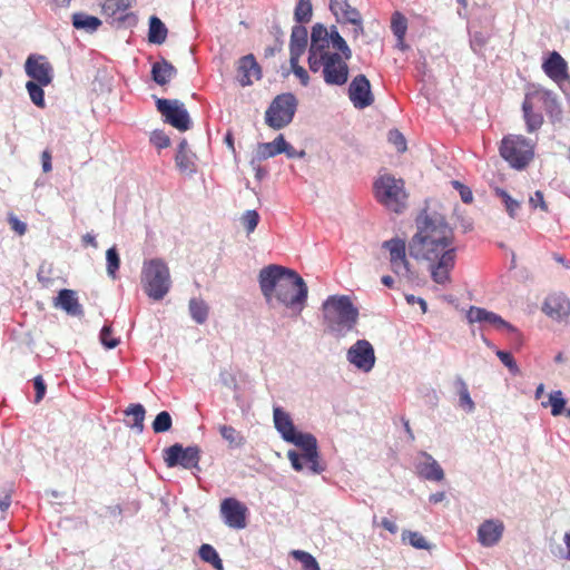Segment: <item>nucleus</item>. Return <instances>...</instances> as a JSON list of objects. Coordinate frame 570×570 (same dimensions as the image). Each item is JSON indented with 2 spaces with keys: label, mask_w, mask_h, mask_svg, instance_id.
Instances as JSON below:
<instances>
[{
  "label": "nucleus",
  "mask_w": 570,
  "mask_h": 570,
  "mask_svg": "<svg viewBox=\"0 0 570 570\" xmlns=\"http://www.w3.org/2000/svg\"><path fill=\"white\" fill-rule=\"evenodd\" d=\"M258 282L269 306H283L293 315H301L306 306L308 288L295 271L279 265H269L261 269Z\"/></svg>",
  "instance_id": "f257e3e1"
},
{
  "label": "nucleus",
  "mask_w": 570,
  "mask_h": 570,
  "mask_svg": "<svg viewBox=\"0 0 570 570\" xmlns=\"http://www.w3.org/2000/svg\"><path fill=\"white\" fill-rule=\"evenodd\" d=\"M454 262V252H390L392 271L409 281L415 279L424 267L435 283L445 284Z\"/></svg>",
  "instance_id": "f03ea898"
},
{
  "label": "nucleus",
  "mask_w": 570,
  "mask_h": 570,
  "mask_svg": "<svg viewBox=\"0 0 570 570\" xmlns=\"http://www.w3.org/2000/svg\"><path fill=\"white\" fill-rule=\"evenodd\" d=\"M274 426L284 441L292 443L303 450L298 454L294 450L287 452V458L295 471H302L306 466L312 473L318 474L324 471L320 463L317 440L311 433L298 432L291 415L279 406L273 409Z\"/></svg>",
  "instance_id": "7ed1b4c3"
},
{
  "label": "nucleus",
  "mask_w": 570,
  "mask_h": 570,
  "mask_svg": "<svg viewBox=\"0 0 570 570\" xmlns=\"http://www.w3.org/2000/svg\"><path fill=\"white\" fill-rule=\"evenodd\" d=\"M323 322L327 332L336 337H345L355 330L358 309L347 295H332L322 306Z\"/></svg>",
  "instance_id": "20e7f679"
},
{
  "label": "nucleus",
  "mask_w": 570,
  "mask_h": 570,
  "mask_svg": "<svg viewBox=\"0 0 570 570\" xmlns=\"http://www.w3.org/2000/svg\"><path fill=\"white\" fill-rule=\"evenodd\" d=\"M313 38V46L308 49V68L312 72L323 71L324 81L331 86H342L348 79L347 60L338 52L323 51L324 45L316 43Z\"/></svg>",
  "instance_id": "39448f33"
},
{
  "label": "nucleus",
  "mask_w": 570,
  "mask_h": 570,
  "mask_svg": "<svg viewBox=\"0 0 570 570\" xmlns=\"http://www.w3.org/2000/svg\"><path fill=\"white\" fill-rule=\"evenodd\" d=\"M417 232L412 237L410 249L415 246L442 247L443 249L452 245L453 230L439 214L425 215L416 220Z\"/></svg>",
  "instance_id": "423d86ee"
},
{
  "label": "nucleus",
  "mask_w": 570,
  "mask_h": 570,
  "mask_svg": "<svg viewBox=\"0 0 570 570\" xmlns=\"http://www.w3.org/2000/svg\"><path fill=\"white\" fill-rule=\"evenodd\" d=\"M500 155L510 167L522 170L534 157V144L521 135H509L501 141Z\"/></svg>",
  "instance_id": "0eeeda50"
},
{
  "label": "nucleus",
  "mask_w": 570,
  "mask_h": 570,
  "mask_svg": "<svg viewBox=\"0 0 570 570\" xmlns=\"http://www.w3.org/2000/svg\"><path fill=\"white\" fill-rule=\"evenodd\" d=\"M141 283L146 294L154 301L163 299L170 288L167 265L160 259H151L142 268Z\"/></svg>",
  "instance_id": "6e6552de"
},
{
  "label": "nucleus",
  "mask_w": 570,
  "mask_h": 570,
  "mask_svg": "<svg viewBox=\"0 0 570 570\" xmlns=\"http://www.w3.org/2000/svg\"><path fill=\"white\" fill-rule=\"evenodd\" d=\"M297 99L291 94L276 96L265 111V122L268 127L279 130L288 126L295 116Z\"/></svg>",
  "instance_id": "1a4fd4ad"
},
{
  "label": "nucleus",
  "mask_w": 570,
  "mask_h": 570,
  "mask_svg": "<svg viewBox=\"0 0 570 570\" xmlns=\"http://www.w3.org/2000/svg\"><path fill=\"white\" fill-rule=\"evenodd\" d=\"M374 190L377 200L386 208L400 213L404 208L406 194L404 183L391 175L381 176L374 183Z\"/></svg>",
  "instance_id": "9d476101"
},
{
  "label": "nucleus",
  "mask_w": 570,
  "mask_h": 570,
  "mask_svg": "<svg viewBox=\"0 0 570 570\" xmlns=\"http://www.w3.org/2000/svg\"><path fill=\"white\" fill-rule=\"evenodd\" d=\"M315 36L317 38L316 43L320 46L324 45L323 51H330V46L332 45L333 49L343 55L344 59L350 60L352 58V50L335 26L327 29L322 23H315L312 28L309 46H313V37L315 38Z\"/></svg>",
  "instance_id": "9b49d317"
},
{
  "label": "nucleus",
  "mask_w": 570,
  "mask_h": 570,
  "mask_svg": "<svg viewBox=\"0 0 570 570\" xmlns=\"http://www.w3.org/2000/svg\"><path fill=\"white\" fill-rule=\"evenodd\" d=\"M157 110L165 117V120L179 131L190 128V117L184 104L178 99L158 98Z\"/></svg>",
  "instance_id": "f8f14e48"
},
{
  "label": "nucleus",
  "mask_w": 570,
  "mask_h": 570,
  "mask_svg": "<svg viewBox=\"0 0 570 570\" xmlns=\"http://www.w3.org/2000/svg\"><path fill=\"white\" fill-rule=\"evenodd\" d=\"M200 460V449L198 446L183 448L176 443L164 450V461L168 468L180 465L184 469H194L198 466Z\"/></svg>",
  "instance_id": "ddd939ff"
},
{
  "label": "nucleus",
  "mask_w": 570,
  "mask_h": 570,
  "mask_svg": "<svg viewBox=\"0 0 570 570\" xmlns=\"http://www.w3.org/2000/svg\"><path fill=\"white\" fill-rule=\"evenodd\" d=\"M220 515L225 524L232 529L242 530L247 525V507L235 498H226L220 502Z\"/></svg>",
  "instance_id": "4468645a"
},
{
  "label": "nucleus",
  "mask_w": 570,
  "mask_h": 570,
  "mask_svg": "<svg viewBox=\"0 0 570 570\" xmlns=\"http://www.w3.org/2000/svg\"><path fill=\"white\" fill-rule=\"evenodd\" d=\"M26 73L42 86H48L53 79V68L45 56L31 55L24 63Z\"/></svg>",
  "instance_id": "2eb2a0df"
},
{
  "label": "nucleus",
  "mask_w": 570,
  "mask_h": 570,
  "mask_svg": "<svg viewBox=\"0 0 570 570\" xmlns=\"http://www.w3.org/2000/svg\"><path fill=\"white\" fill-rule=\"evenodd\" d=\"M348 98L357 109H364L374 101L371 83L364 75H357L348 86Z\"/></svg>",
  "instance_id": "dca6fc26"
},
{
  "label": "nucleus",
  "mask_w": 570,
  "mask_h": 570,
  "mask_svg": "<svg viewBox=\"0 0 570 570\" xmlns=\"http://www.w3.org/2000/svg\"><path fill=\"white\" fill-rule=\"evenodd\" d=\"M347 360L357 368L368 372L373 368L375 363L374 348L370 342L358 340L347 351Z\"/></svg>",
  "instance_id": "f3484780"
},
{
  "label": "nucleus",
  "mask_w": 570,
  "mask_h": 570,
  "mask_svg": "<svg viewBox=\"0 0 570 570\" xmlns=\"http://www.w3.org/2000/svg\"><path fill=\"white\" fill-rule=\"evenodd\" d=\"M542 70L559 87L570 80L567 61L557 51H552L543 61Z\"/></svg>",
  "instance_id": "a211bd4d"
},
{
  "label": "nucleus",
  "mask_w": 570,
  "mask_h": 570,
  "mask_svg": "<svg viewBox=\"0 0 570 570\" xmlns=\"http://www.w3.org/2000/svg\"><path fill=\"white\" fill-rule=\"evenodd\" d=\"M542 311L552 320L562 321L570 313V302L562 294H552L546 298Z\"/></svg>",
  "instance_id": "6ab92c4d"
},
{
  "label": "nucleus",
  "mask_w": 570,
  "mask_h": 570,
  "mask_svg": "<svg viewBox=\"0 0 570 570\" xmlns=\"http://www.w3.org/2000/svg\"><path fill=\"white\" fill-rule=\"evenodd\" d=\"M238 81L243 87L250 86L253 79H261L262 70L253 55H246L238 60Z\"/></svg>",
  "instance_id": "aec40b11"
},
{
  "label": "nucleus",
  "mask_w": 570,
  "mask_h": 570,
  "mask_svg": "<svg viewBox=\"0 0 570 570\" xmlns=\"http://www.w3.org/2000/svg\"><path fill=\"white\" fill-rule=\"evenodd\" d=\"M503 530L502 521L485 520L478 529L479 542L484 547H492L500 541Z\"/></svg>",
  "instance_id": "412c9836"
},
{
  "label": "nucleus",
  "mask_w": 570,
  "mask_h": 570,
  "mask_svg": "<svg viewBox=\"0 0 570 570\" xmlns=\"http://www.w3.org/2000/svg\"><path fill=\"white\" fill-rule=\"evenodd\" d=\"M468 318L471 323H488L497 328H507L514 331V327L505 322L500 315L481 307L472 306L468 312Z\"/></svg>",
  "instance_id": "4be33fe9"
},
{
  "label": "nucleus",
  "mask_w": 570,
  "mask_h": 570,
  "mask_svg": "<svg viewBox=\"0 0 570 570\" xmlns=\"http://www.w3.org/2000/svg\"><path fill=\"white\" fill-rule=\"evenodd\" d=\"M284 150H286V140L283 135H278L271 142H261L257 145L253 156V164L283 154Z\"/></svg>",
  "instance_id": "5701e85b"
},
{
  "label": "nucleus",
  "mask_w": 570,
  "mask_h": 570,
  "mask_svg": "<svg viewBox=\"0 0 570 570\" xmlns=\"http://www.w3.org/2000/svg\"><path fill=\"white\" fill-rule=\"evenodd\" d=\"M525 98L531 102L537 101L541 104L546 111L550 115H553L559 109L557 95L553 91L542 87H533L532 90H529L525 94Z\"/></svg>",
  "instance_id": "b1692460"
},
{
  "label": "nucleus",
  "mask_w": 570,
  "mask_h": 570,
  "mask_svg": "<svg viewBox=\"0 0 570 570\" xmlns=\"http://www.w3.org/2000/svg\"><path fill=\"white\" fill-rule=\"evenodd\" d=\"M330 10L338 23L358 22L360 11L352 7L347 0H331Z\"/></svg>",
  "instance_id": "393cba45"
},
{
  "label": "nucleus",
  "mask_w": 570,
  "mask_h": 570,
  "mask_svg": "<svg viewBox=\"0 0 570 570\" xmlns=\"http://www.w3.org/2000/svg\"><path fill=\"white\" fill-rule=\"evenodd\" d=\"M53 305L60 307L71 316H81L83 314L82 306L78 302L77 293L72 289H61L55 298Z\"/></svg>",
  "instance_id": "a878e982"
},
{
  "label": "nucleus",
  "mask_w": 570,
  "mask_h": 570,
  "mask_svg": "<svg viewBox=\"0 0 570 570\" xmlns=\"http://www.w3.org/2000/svg\"><path fill=\"white\" fill-rule=\"evenodd\" d=\"M421 456L424 461L416 465L417 474L425 480L442 481L444 479V472L440 464L426 452H422Z\"/></svg>",
  "instance_id": "bb28decb"
},
{
  "label": "nucleus",
  "mask_w": 570,
  "mask_h": 570,
  "mask_svg": "<svg viewBox=\"0 0 570 570\" xmlns=\"http://www.w3.org/2000/svg\"><path fill=\"white\" fill-rule=\"evenodd\" d=\"M307 47V29L302 24H296L292 29L289 41V62H295L305 52Z\"/></svg>",
  "instance_id": "cd10ccee"
},
{
  "label": "nucleus",
  "mask_w": 570,
  "mask_h": 570,
  "mask_svg": "<svg viewBox=\"0 0 570 570\" xmlns=\"http://www.w3.org/2000/svg\"><path fill=\"white\" fill-rule=\"evenodd\" d=\"M177 75V69L166 59L155 62L151 67L153 80L159 85H167Z\"/></svg>",
  "instance_id": "c85d7f7f"
},
{
  "label": "nucleus",
  "mask_w": 570,
  "mask_h": 570,
  "mask_svg": "<svg viewBox=\"0 0 570 570\" xmlns=\"http://www.w3.org/2000/svg\"><path fill=\"white\" fill-rule=\"evenodd\" d=\"M135 0H106L102 10L117 21H124L127 17V10L132 6Z\"/></svg>",
  "instance_id": "c756f323"
},
{
  "label": "nucleus",
  "mask_w": 570,
  "mask_h": 570,
  "mask_svg": "<svg viewBox=\"0 0 570 570\" xmlns=\"http://www.w3.org/2000/svg\"><path fill=\"white\" fill-rule=\"evenodd\" d=\"M101 20L95 16L85 12H75L72 14V26L78 30H83L87 33L96 32L101 26Z\"/></svg>",
  "instance_id": "7c9ffc66"
},
{
  "label": "nucleus",
  "mask_w": 570,
  "mask_h": 570,
  "mask_svg": "<svg viewBox=\"0 0 570 570\" xmlns=\"http://www.w3.org/2000/svg\"><path fill=\"white\" fill-rule=\"evenodd\" d=\"M165 23L156 16L149 19L148 41L154 45H163L167 38Z\"/></svg>",
  "instance_id": "2f4dec72"
},
{
  "label": "nucleus",
  "mask_w": 570,
  "mask_h": 570,
  "mask_svg": "<svg viewBox=\"0 0 570 570\" xmlns=\"http://www.w3.org/2000/svg\"><path fill=\"white\" fill-rule=\"evenodd\" d=\"M196 158V154L193 150L177 151L175 163L179 171L191 176L197 171Z\"/></svg>",
  "instance_id": "473e14b6"
},
{
  "label": "nucleus",
  "mask_w": 570,
  "mask_h": 570,
  "mask_svg": "<svg viewBox=\"0 0 570 570\" xmlns=\"http://www.w3.org/2000/svg\"><path fill=\"white\" fill-rule=\"evenodd\" d=\"M522 110L528 131L533 132L539 129L543 122V117L539 112H533V102L529 101L525 97Z\"/></svg>",
  "instance_id": "72a5a7b5"
},
{
  "label": "nucleus",
  "mask_w": 570,
  "mask_h": 570,
  "mask_svg": "<svg viewBox=\"0 0 570 570\" xmlns=\"http://www.w3.org/2000/svg\"><path fill=\"white\" fill-rule=\"evenodd\" d=\"M145 413V409L141 404H131L126 410V416L128 417V426L136 429L138 432H142Z\"/></svg>",
  "instance_id": "f704fd0d"
},
{
  "label": "nucleus",
  "mask_w": 570,
  "mask_h": 570,
  "mask_svg": "<svg viewBox=\"0 0 570 570\" xmlns=\"http://www.w3.org/2000/svg\"><path fill=\"white\" fill-rule=\"evenodd\" d=\"M218 431L229 448H240L245 444V438L232 425H219Z\"/></svg>",
  "instance_id": "c9c22d12"
},
{
  "label": "nucleus",
  "mask_w": 570,
  "mask_h": 570,
  "mask_svg": "<svg viewBox=\"0 0 570 570\" xmlns=\"http://www.w3.org/2000/svg\"><path fill=\"white\" fill-rule=\"evenodd\" d=\"M198 554L204 562L212 564L216 570H223V561L213 546L202 544Z\"/></svg>",
  "instance_id": "e433bc0d"
},
{
  "label": "nucleus",
  "mask_w": 570,
  "mask_h": 570,
  "mask_svg": "<svg viewBox=\"0 0 570 570\" xmlns=\"http://www.w3.org/2000/svg\"><path fill=\"white\" fill-rule=\"evenodd\" d=\"M189 311L193 320L198 324H204L208 317V306L207 304L197 298H193L189 302Z\"/></svg>",
  "instance_id": "4c0bfd02"
},
{
  "label": "nucleus",
  "mask_w": 570,
  "mask_h": 570,
  "mask_svg": "<svg viewBox=\"0 0 570 570\" xmlns=\"http://www.w3.org/2000/svg\"><path fill=\"white\" fill-rule=\"evenodd\" d=\"M313 7L311 0H298L294 10V19L298 24L311 21Z\"/></svg>",
  "instance_id": "58836bf2"
},
{
  "label": "nucleus",
  "mask_w": 570,
  "mask_h": 570,
  "mask_svg": "<svg viewBox=\"0 0 570 570\" xmlns=\"http://www.w3.org/2000/svg\"><path fill=\"white\" fill-rule=\"evenodd\" d=\"M543 407L551 406V414L553 416L560 415L564 409L566 400L561 391H554L549 395L548 402L541 403Z\"/></svg>",
  "instance_id": "ea45409f"
},
{
  "label": "nucleus",
  "mask_w": 570,
  "mask_h": 570,
  "mask_svg": "<svg viewBox=\"0 0 570 570\" xmlns=\"http://www.w3.org/2000/svg\"><path fill=\"white\" fill-rule=\"evenodd\" d=\"M495 195L501 198L504 203L505 209L509 213L510 217H518V213L521 208L520 202L513 199L504 189L495 188Z\"/></svg>",
  "instance_id": "a19ab883"
},
{
  "label": "nucleus",
  "mask_w": 570,
  "mask_h": 570,
  "mask_svg": "<svg viewBox=\"0 0 570 570\" xmlns=\"http://www.w3.org/2000/svg\"><path fill=\"white\" fill-rule=\"evenodd\" d=\"M291 556L302 563L303 570H321L316 559L303 550H293Z\"/></svg>",
  "instance_id": "79ce46f5"
},
{
  "label": "nucleus",
  "mask_w": 570,
  "mask_h": 570,
  "mask_svg": "<svg viewBox=\"0 0 570 570\" xmlns=\"http://www.w3.org/2000/svg\"><path fill=\"white\" fill-rule=\"evenodd\" d=\"M391 29L396 38H405L407 30V20L399 11L394 12L391 20Z\"/></svg>",
  "instance_id": "37998d69"
},
{
  "label": "nucleus",
  "mask_w": 570,
  "mask_h": 570,
  "mask_svg": "<svg viewBox=\"0 0 570 570\" xmlns=\"http://www.w3.org/2000/svg\"><path fill=\"white\" fill-rule=\"evenodd\" d=\"M455 385L458 387L460 405L463 407H466L468 411H473L474 402L472 401V399L470 396L466 383L461 377H458L455 380Z\"/></svg>",
  "instance_id": "c03bdc74"
},
{
  "label": "nucleus",
  "mask_w": 570,
  "mask_h": 570,
  "mask_svg": "<svg viewBox=\"0 0 570 570\" xmlns=\"http://www.w3.org/2000/svg\"><path fill=\"white\" fill-rule=\"evenodd\" d=\"M42 87V85L35 81H28L26 85L31 101L38 107L45 106V92Z\"/></svg>",
  "instance_id": "a18cd8bd"
},
{
  "label": "nucleus",
  "mask_w": 570,
  "mask_h": 570,
  "mask_svg": "<svg viewBox=\"0 0 570 570\" xmlns=\"http://www.w3.org/2000/svg\"><path fill=\"white\" fill-rule=\"evenodd\" d=\"M173 424L171 416L167 411L157 414L153 422V430L155 433H164L170 430Z\"/></svg>",
  "instance_id": "49530a36"
},
{
  "label": "nucleus",
  "mask_w": 570,
  "mask_h": 570,
  "mask_svg": "<svg viewBox=\"0 0 570 570\" xmlns=\"http://www.w3.org/2000/svg\"><path fill=\"white\" fill-rule=\"evenodd\" d=\"M100 342L107 348H115L119 344V340L112 336L110 325H105L100 331Z\"/></svg>",
  "instance_id": "de8ad7c7"
},
{
  "label": "nucleus",
  "mask_w": 570,
  "mask_h": 570,
  "mask_svg": "<svg viewBox=\"0 0 570 570\" xmlns=\"http://www.w3.org/2000/svg\"><path fill=\"white\" fill-rule=\"evenodd\" d=\"M497 356L510 370L511 373L518 374L520 372L519 366L511 353L505 351H498Z\"/></svg>",
  "instance_id": "09e8293b"
},
{
  "label": "nucleus",
  "mask_w": 570,
  "mask_h": 570,
  "mask_svg": "<svg viewBox=\"0 0 570 570\" xmlns=\"http://www.w3.org/2000/svg\"><path fill=\"white\" fill-rule=\"evenodd\" d=\"M107 253V272L112 278H116V272L119 268L120 258L118 252H106Z\"/></svg>",
  "instance_id": "8fccbe9b"
},
{
  "label": "nucleus",
  "mask_w": 570,
  "mask_h": 570,
  "mask_svg": "<svg viewBox=\"0 0 570 570\" xmlns=\"http://www.w3.org/2000/svg\"><path fill=\"white\" fill-rule=\"evenodd\" d=\"M258 220L259 215L256 210H247L242 217L243 225L249 233L256 228Z\"/></svg>",
  "instance_id": "3c124183"
},
{
  "label": "nucleus",
  "mask_w": 570,
  "mask_h": 570,
  "mask_svg": "<svg viewBox=\"0 0 570 570\" xmlns=\"http://www.w3.org/2000/svg\"><path fill=\"white\" fill-rule=\"evenodd\" d=\"M150 141L157 148H167L170 145L169 137L163 130H154L150 136Z\"/></svg>",
  "instance_id": "603ef678"
},
{
  "label": "nucleus",
  "mask_w": 570,
  "mask_h": 570,
  "mask_svg": "<svg viewBox=\"0 0 570 570\" xmlns=\"http://www.w3.org/2000/svg\"><path fill=\"white\" fill-rule=\"evenodd\" d=\"M299 59H295V62H289L293 73L299 79L303 86H307L309 82V76L307 71L298 65Z\"/></svg>",
  "instance_id": "864d4df0"
},
{
  "label": "nucleus",
  "mask_w": 570,
  "mask_h": 570,
  "mask_svg": "<svg viewBox=\"0 0 570 570\" xmlns=\"http://www.w3.org/2000/svg\"><path fill=\"white\" fill-rule=\"evenodd\" d=\"M410 544L416 549H428L429 544L425 538L419 532H407Z\"/></svg>",
  "instance_id": "5fc2aeb1"
},
{
  "label": "nucleus",
  "mask_w": 570,
  "mask_h": 570,
  "mask_svg": "<svg viewBox=\"0 0 570 570\" xmlns=\"http://www.w3.org/2000/svg\"><path fill=\"white\" fill-rule=\"evenodd\" d=\"M529 204L533 209L540 208L543 212H548V205L540 190H537L532 196H530Z\"/></svg>",
  "instance_id": "6e6d98bb"
},
{
  "label": "nucleus",
  "mask_w": 570,
  "mask_h": 570,
  "mask_svg": "<svg viewBox=\"0 0 570 570\" xmlns=\"http://www.w3.org/2000/svg\"><path fill=\"white\" fill-rule=\"evenodd\" d=\"M382 249H406V242L404 238L396 236L385 240L382 245Z\"/></svg>",
  "instance_id": "4d7b16f0"
},
{
  "label": "nucleus",
  "mask_w": 570,
  "mask_h": 570,
  "mask_svg": "<svg viewBox=\"0 0 570 570\" xmlns=\"http://www.w3.org/2000/svg\"><path fill=\"white\" fill-rule=\"evenodd\" d=\"M389 139L395 145L399 151H404L406 149L405 138L400 131L391 130Z\"/></svg>",
  "instance_id": "13d9d810"
},
{
  "label": "nucleus",
  "mask_w": 570,
  "mask_h": 570,
  "mask_svg": "<svg viewBox=\"0 0 570 570\" xmlns=\"http://www.w3.org/2000/svg\"><path fill=\"white\" fill-rule=\"evenodd\" d=\"M453 186L459 190L463 203H471L473 199L472 191L469 187L464 186L458 180L452 181Z\"/></svg>",
  "instance_id": "bf43d9fd"
},
{
  "label": "nucleus",
  "mask_w": 570,
  "mask_h": 570,
  "mask_svg": "<svg viewBox=\"0 0 570 570\" xmlns=\"http://www.w3.org/2000/svg\"><path fill=\"white\" fill-rule=\"evenodd\" d=\"M33 385L36 390L35 402L39 403L46 394V384L40 375L35 377Z\"/></svg>",
  "instance_id": "052dcab7"
},
{
  "label": "nucleus",
  "mask_w": 570,
  "mask_h": 570,
  "mask_svg": "<svg viewBox=\"0 0 570 570\" xmlns=\"http://www.w3.org/2000/svg\"><path fill=\"white\" fill-rule=\"evenodd\" d=\"M487 43V38L481 32H475L470 40L471 48L478 52Z\"/></svg>",
  "instance_id": "680f3d73"
},
{
  "label": "nucleus",
  "mask_w": 570,
  "mask_h": 570,
  "mask_svg": "<svg viewBox=\"0 0 570 570\" xmlns=\"http://www.w3.org/2000/svg\"><path fill=\"white\" fill-rule=\"evenodd\" d=\"M288 158H304L306 156L305 150H296L291 144L286 141V150L284 153Z\"/></svg>",
  "instance_id": "e2e57ef3"
},
{
  "label": "nucleus",
  "mask_w": 570,
  "mask_h": 570,
  "mask_svg": "<svg viewBox=\"0 0 570 570\" xmlns=\"http://www.w3.org/2000/svg\"><path fill=\"white\" fill-rule=\"evenodd\" d=\"M10 224H11L12 229L20 235H22L27 229L26 224L23 222L19 220L17 217L11 216Z\"/></svg>",
  "instance_id": "0e129e2a"
},
{
  "label": "nucleus",
  "mask_w": 570,
  "mask_h": 570,
  "mask_svg": "<svg viewBox=\"0 0 570 570\" xmlns=\"http://www.w3.org/2000/svg\"><path fill=\"white\" fill-rule=\"evenodd\" d=\"M11 504V492L4 490L2 494H0V510L6 511Z\"/></svg>",
  "instance_id": "69168bd1"
},
{
  "label": "nucleus",
  "mask_w": 570,
  "mask_h": 570,
  "mask_svg": "<svg viewBox=\"0 0 570 570\" xmlns=\"http://www.w3.org/2000/svg\"><path fill=\"white\" fill-rule=\"evenodd\" d=\"M41 163H42V170L45 173H49L52 169L51 155L48 150L42 151Z\"/></svg>",
  "instance_id": "338daca9"
},
{
  "label": "nucleus",
  "mask_w": 570,
  "mask_h": 570,
  "mask_svg": "<svg viewBox=\"0 0 570 570\" xmlns=\"http://www.w3.org/2000/svg\"><path fill=\"white\" fill-rule=\"evenodd\" d=\"M406 301L409 304H419L422 312L426 313L428 311V304L421 297H415L414 295H406Z\"/></svg>",
  "instance_id": "774afa93"
}]
</instances>
